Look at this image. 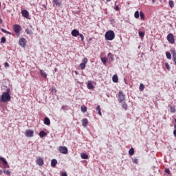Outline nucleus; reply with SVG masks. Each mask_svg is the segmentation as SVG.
Segmentation results:
<instances>
[{"label": "nucleus", "instance_id": "1", "mask_svg": "<svg viewBox=\"0 0 176 176\" xmlns=\"http://www.w3.org/2000/svg\"><path fill=\"white\" fill-rule=\"evenodd\" d=\"M10 89H8L6 92H4L1 96V100L3 102H8L10 101Z\"/></svg>", "mask_w": 176, "mask_h": 176}, {"label": "nucleus", "instance_id": "2", "mask_svg": "<svg viewBox=\"0 0 176 176\" xmlns=\"http://www.w3.org/2000/svg\"><path fill=\"white\" fill-rule=\"evenodd\" d=\"M104 38L106 41H113V39H115V32L113 30H109L106 32Z\"/></svg>", "mask_w": 176, "mask_h": 176}, {"label": "nucleus", "instance_id": "3", "mask_svg": "<svg viewBox=\"0 0 176 176\" xmlns=\"http://www.w3.org/2000/svg\"><path fill=\"white\" fill-rule=\"evenodd\" d=\"M166 39L169 43H171V45H174V43H175V36H174L173 33L168 34L167 35Z\"/></svg>", "mask_w": 176, "mask_h": 176}, {"label": "nucleus", "instance_id": "4", "mask_svg": "<svg viewBox=\"0 0 176 176\" xmlns=\"http://www.w3.org/2000/svg\"><path fill=\"white\" fill-rule=\"evenodd\" d=\"M118 102L120 103L124 102L126 100V96L123 93V91H120L118 95Z\"/></svg>", "mask_w": 176, "mask_h": 176}, {"label": "nucleus", "instance_id": "5", "mask_svg": "<svg viewBox=\"0 0 176 176\" xmlns=\"http://www.w3.org/2000/svg\"><path fill=\"white\" fill-rule=\"evenodd\" d=\"M14 32L16 34V36H20V32H21V26L20 25H14L13 26Z\"/></svg>", "mask_w": 176, "mask_h": 176}, {"label": "nucleus", "instance_id": "6", "mask_svg": "<svg viewBox=\"0 0 176 176\" xmlns=\"http://www.w3.org/2000/svg\"><path fill=\"white\" fill-rule=\"evenodd\" d=\"M58 151L60 153H62L63 155L68 154V148H67L66 146H60L58 147Z\"/></svg>", "mask_w": 176, "mask_h": 176}, {"label": "nucleus", "instance_id": "7", "mask_svg": "<svg viewBox=\"0 0 176 176\" xmlns=\"http://www.w3.org/2000/svg\"><path fill=\"white\" fill-rule=\"evenodd\" d=\"M36 164H38V166H43V164H45V162L43 161V158H42V157H38L36 158Z\"/></svg>", "mask_w": 176, "mask_h": 176}, {"label": "nucleus", "instance_id": "8", "mask_svg": "<svg viewBox=\"0 0 176 176\" xmlns=\"http://www.w3.org/2000/svg\"><path fill=\"white\" fill-rule=\"evenodd\" d=\"M88 59L87 58H84L82 59V63L80 64L81 69H85L86 68V65L87 64Z\"/></svg>", "mask_w": 176, "mask_h": 176}, {"label": "nucleus", "instance_id": "9", "mask_svg": "<svg viewBox=\"0 0 176 176\" xmlns=\"http://www.w3.org/2000/svg\"><path fill=\"white\" fill-rule=\"evenodd\" d=\"M19 45H20V46H21V47H25V46L27 45V39H25L24 38H20Z\"/></svg>", "mask_w": 176, "mask_h": 176}, {"label": "nucleus", "instance_id": "10", "mask_svg": "<svg viewBox=\"0 0 176 176\" xmlns=\"http://www.w3.org/2000/svg\"><path fill=\"white\" fill-rule=\"evenodd\" d=\"M25 137H28V138L34 137V131L31 129H28L25 131Z\"/></svg>", "mask_w": 176, "mask_h": 176}, {"label": "nucleus", "instance_id": "11", "mask_svg": "<svg viewBox=\"0 0 176 176\" xmlns=\"http://www.w3.org/2000/svg\"><path fill=\"white\" fill-rule=\"evenodd\" d=\"M171 54H172V56H173V61L175 63V65H176V52H175V49H170V50Z\"/></svg>", "mask_w": 176, "mask_h": 176}, {"label": "nucleus", "instance_id": "12", "mask_svg": "<svg viewBox=\"0 0 176 176\" xmlns=\"http://www.w3.org/2000/svg\"><path fill=\"white\" fill-rule=\"evenodd\" d=\"M22 16L25 19H28L30 16V12L27 11V10H23L21 11Z\"/></svg>", "mask_w": 176, "mask_h": 176}, {"label": "nucleus", "instance_id": "13", "mask_svg": "<svg viewBox=\"0 0 176 176\" xmlns=\"http://www.w3.org/2000/svg\"><path fill=\"white\" fill-rule=\"evenodd\" d=\"M0 161L2 162L3 164H4L5 167H7V168H9V164H8V161L5 160V158L0 157Z\"/></svg>", "mask_w": 176, "mask_h": 176}, {"label": "nucleus", "instance_id": "14", "mask_svg": "<svg viewBox=\"0 0 176 176\" xmlns=\"http://www.w3.org/2000/svg\"><path fill=\"white\" fill-rule=\"evenodd\" d=\"M71 34H72V36L76 37V36H79V34H80V33H79V30H76V29H74V30L72 31Z\"/></svg>", "mask_w": 176, "mask_h": 176}, {"label": "nucleus", "instance_id": "15", "mask_svg": "<svg viewBox=\"0 0 176 176\" xmlns=\"http://www.w3.org/2000/svg\"><path fill=\"white\" fill-rule=\"evenodd\" d=\"M82 124L83 127H87V124H89V120L87 118H83L82 120Z\"/></svg>", "mask_w": 176, "mask_h": 176}, {"label": "nucleus", "instance_id": "16", "mask_svg": "<svg viewBox=\"0 0 176 176\" xmlns=\"http://www.w3.org/2000/svg\"><path fill=\"white\" fill-rule=\"evenodd\" d=\"M112 80L114 83H118L119 82V78H118V75H113L112 77Z\"/></svg>", "mask_w": 176, "mask_h": 176}, {"label": "nucleus", "instance_id": "17", "mask_svg": "<svg viewBox=\"0 0 176 176\" xmlns=\"http://www.w3.org/2000/svg\"><path fill=\"white\" fill-rule=\"evenodd\" d=\"M44 124H46L47 126H50V119H49V118L45 117L44 118Z\"/></svg>", "mask_w": 176, "mask_h": 176}, {"label": "nucleus", "instance_id": "18", "mask_svg": "<svg viewBox=\"0 0 176 176\" xmlns=\"http://www.w3.org/2000/svg\"><path fill=\"white\" fill-rule=\"evenodd\" d=\"M53 3L56 5V6H58V8H60L61 6V3L59 0H52Z\"/></svg>", "mask_w": 176, "mask_h": 176}, {"label": "nucleus", "instance_id": "19", "mask_svg": "<svg viewBox=\"0 0 176 176\" xmlns=\"http://www.w3.org/2000/svg\"><path fill=\"white\" fill-rule=\"evenodd\" d=\"M38 135L40 136L41 138H43L44 137H46L47 135V133L46 132L41 131H40Z\"/></svg>", "mask_w": 176, "mask_h": 176}, {"label": "nucleus", "instance_id": "20", "mask_svg": "<svg viewBox=\"0 0 176 176\" xmlns=\"http://www.w3.org/2000/svg\"><path fill=\"white\" fill-rule=\"evenodd\" d=\"M51 166H52V167H56V166H57V160H56V159L52 160Z\"/></svg>", "mask_w": 176, "mask_h": 176}, {"label": "nucleus", "instance_id": "21", "mask_svg": "<svg viewBox=\"0 0 176 176\" xmlns=\"http://www.w3.org/2000/svg\"><path fill=\"white\" fill-rule=\"evenodd\" d=\"M40 74H41V76H43L45 79H46V78H47V74H46V72H43V70L40 69Z\"/></svg>", "mask_w": 176, "mask_h": 176}, {"label": "nucleus", "instance_id": "22", "mask_svg": "<svg viewBox=\"0 0 176 176\" xmlns=\"http://www.w3.org/2000/svg\"><path fill=\"white\" fill-rule=\"evenodd\" d=\"M96 111V112H98V114L100 115V116L102 115V113H101V107H100V105L97 106Z\"/></svg>", "mask_w": 176, "mask_h": 176}, {"label": "nucleus", "instance_id": "23", "mask_svg": "<svg viewBox=\"0 0 176 176\" xmlns=\"http://www.w3.org/2000/svg\"><path fill=\"white\" fill-rule=\"evenodd\" d=\"M87 87H88V89H94V85H93L91 82H88Z\"/></svg>", "mask_w": 176, "mask_h": 176}, {"label": "nucleus", "instance_id": "24", "mask_svg": "<svg viewBox=\"0 0 176 176\" xmlns=\"http://www.w3.org/2000/svg\"><path fill=\"white\" fill-rule=\"evenodd\" d=\"M25 32H26V34L28 35H32L34 33L32 32V30H29V29H26L25 30Z\"/></svg>", "mask_w": 176, "mask_h": 176}, {"label": "nucleus", "instance_id": "25", "mask_svg": "<svg viewBox=\"0 0 176 176\" xmlns=\"http://www.w3.org/2000/svg\"><path fill=\"white\" fill-rule=\"evenodd\" d=\"M80 156L82 159H89V155L85 153H81Z\"/></svg>", "mask_w": 176, "mask_h": 176}, {"label": "nucleus", "instance_id": "26", "mask_svg": "<svg viewBox=\"0 0 176 176\" xmlns=\"http://www.w3.org/2000/svg\"><path fill=\"white\" fill-rule=\"evenodd\" d=\"M140 91H144V90H145V85H144V84L141 83L140 85Z\"/></svg>", "mask_w": 176, "mask_h": 176}, {"label": "nucleus", "instance_id": "27", "mask_svg": "<svg viewBox=\"0 0 176 176\" xmlns=\"http://www.w3.org/2000/svg\"><path fill=\"white\" fill-rule=\"evenodd\" d=\"M80 109H81V111L83 112L84 113L85 112H87V107H86V106H82Z\"/></svg>", "mask_w": 176, "mask_h": 176}, {"label": "nucleus", "instance_id": "28", "mask_svg": "<svg viewBox=\"0 0 176 176\" xmlns=\"http://www.w3.org/2000/svg\"><path fill=\"white\" fill-rule=\"evenodd\" d=\"M169 108H170V112L172 113H175V107L171 106V105H169Z\"/></svg>", "mask_w": 176, "mask_h": 176}, {"label": "nucleus", "instance_id": "29", "mask_svg": "<svg viewBox=\"0 0 176 176\" xmlns=\"http://www.w3.org/2000/svg\"><path fill=\"white\" fill-rule=\"evenodd\" d=\"M1 31L2 32H3L4 34H8V35H12V33H10V32H8V30H6L3 28H1Z\"/></svg>", "mask_w": 176, "mask_h": 176}, {"label": "nucleus", "instance_id": "30", "mask_svg": "<svg viewBox=\"0 0 176 176\" xmlns=\"http://www.w3.org/2000/svg\"><path fill=\"white\" fill-rule=\"evenodd\" d=\"M166 56L168 60H171V54L169 52H166Z\"/></svg>", "mask_w": 176, "mask_h": 176}, {"label": "nucleus", "instance_id": "31", "mask_svg": "<svg viewBox=\"0 0 176 176\" xmlns=\"http://www.w3.org/2000/svg\"><path fill=\"white\" fill-rule=\"evenodd\" d=\"M140 16L142 20H145V14H144V12H142V11L140 12Z\"/></svg>", "mask_w": 176, "mask_h": 176}, {"label": "nucleus", "instance_id": "32", "mask_svg": "<svg viewBox=\"0 0 176 176\" xmlns=\"http://www.w3.org/2000/svg\"><path fill=\"white\" fill-rule=\"evenodd\" d=\"M129 154L131 156H133V155H134V148H131L129 151Z\"/></svg>", "mask_w": 176, "mask_h": 176}, {"label": "nucleus", "instance_id": "33", "mask_svg": "<svg viewBox=\"0 0 176 176\" xmlns=\"http://www.w3.org/2000/svg\"><path fill=\"white\" fill-rule=\"evenodd\" d=\"M168 5H169L170 8H174V1L173 0H170L168 1Z\"/></svg>", "mask_w": 176, "mask_h": 176}, {"label": "nucleus", "instance_id": "34", "mask_svg": "<svg viewBox=\"0 0 176 176\" xmlns=\"http://www.w3.org/2000/svg\"><path fill=\"white\" fill-rule=\"evenodd\" d=\"M135 19H140V12L136 11L134 14Z\"/></svg>", "mask_w": 176, "mask_h": 176}, {"label": "nucleus", "instance_id": "35", "mask_svg": "<svg viewBox=\"0 0 176 176\" xmlns=\"http://www.w3.org/2000/svg\"><path fill=\"white\" fill-rule=\"evenodd\" d=\"M101 61L104 64V65H107V57L102 58Z\"/></svg>", "mask_w": 176, "mask_h": 176}, {"label": "nucleus", "instance_id": "36", "mask_svg": "<svg viewBox=\"0 0 176 176\" xmlns=\"http://www.w3.org/2000/svg\"><path fill=\"white\" fill-rule=\"evenodd\" d=\"M139 36L141 38V39H142V38H144V36H145V32H139Z\"/></svg>", "mask_w": 176, "mask_h": 176}, {"label": "nucleus", "instance_id": "37", "mask_svg": "<svg viewBox=\"0 0 176 176\" xmlns=\"http://www.w3.org/2000/svg\"><path fill=\"white\" fill-rule=\"evenodd\" d=\"M132 162L133 163H134L135 164H138V159L133 157L132 158Z\"/></svg>", "mask_w": 176, "mask_h": 176}, {"label": "nucleus", "instance_id": "38", "mask_svg": "<svg viewBox=\"0 0 176 176\" xmlns=\"http://www.w3.org/2000/svg\"><path fill=\"white\" fill-rule=\"evenodd\" d=\"M122 107L125 111H127V104L126 103H122Z\"/></svg>", "mask_w": 176, "mask_h": 176}, {"label": "nucleus", "instance_id": "39", "mask_svg": "<svg viewBox=\"0 0 176 176\" xmlns=\"http://www.w3.org/2000/svg\"><path fill=\"white\" fill-rule=\"evenodd\" d=\"M165 67H166V69H168V71H170V69H171V68L170 67V65L168 63H165Z\"/></svg>", "mask_w": 176, "mask_h": 176}, {"label": "nucleus", "instance_id": "40", "mask_svg": "<svg viewBox=\"0 0 176 176\" xmlns=\"http://www.w3.org/2000/svg\"><path fill=\"white\" fill-rule=\"evenodd\" d=\"M6 42V38L5 36L1 37V43H5Z\"/></svg>", "mask_w": 176, "mask_h": 176}, {"label": "nucleus", "instance_id": "41", "mask_svg": "<svg viewBox=\"0 0 176 176\" xmlns=\"http://www.w3.org/2000/svg\"><path fill=\"white\" fill-rule=\"evenodd\" d=\"M78 36H80V38H81V41H85V36H83V34H78Z\"/></svg>", "mask_w": 176, "mask_h": 176}, {"label": "nucleus", "instance_id": "42", "mask_svg": "<svg viewBox=\"0 0 176 176\" xmlns=\"http://www.w3.org/2000/svg\"><path fill=\"white\" fill-rule=\"evenodd\" d=\"M4 174H6L7 175H10L11 172L10 170H3Z\"/></svg>", "mask_w": 176, "mask_h": 176}, {"label": "nucleus", "instance_id": "43", "mask_svg": "<svg viewBox=\"0 0 176 176\" xmlns=\"http://www.w3.org/2000/svg\"><path fill=\"white\" fill-rule=\"evenodd\" d=\"M165 173H166V174H170V168H166Z\"/></svg>", "mask_w": 176, "mask_h": 176}, {"label": "nucleus", "instance_id": "44", "mask_svg": "<svg viewBox=\"0 0 176 176\" xmlns=\"http://www.w3.org/2000/svg\"><path fill=\"white\" fill-rule=\"evenodd\" d=\"M4 67H5V68H9V67H10L9 63L8 62H6L4 63Z\"/></svg>", "mask_w": 176, "mask_h": 176}, {"label": "nucleus", "instance_id": "45", "mask_svg": "<svg viewBox=\"0 0 176 176\" xmlns=\"http://www.w3.org/2000/svg\"><path fill=\"white\" fill-rule=\"evenodd\" d=\"M108 56L110 57V58H111V60H113V55H112L111 53H109Z\"/></svg>", "mask_w": 176, "mask_h": 176}, {"label": "nucleus", "instance_id": "46", "mask_svg": "<svg viewBox=\"0 0 176 176\" xmlns=\"http://www.w3.org/2000/svg\"><path fill=\"white\" fill-rule=\"evenodd\" d=\"M60 176H68V175H67V173L65 172H62L60 173Z\"/></svg>", "mask_w": 176, "mask_h": 176}, {"label": "nucleus", "instance_id": "47", "mask_svg": "<svg viewBox=\"0 0 176 176\" xmlns=\"http://www.w3.org/2000/svg\"><path fill=\"white\" fill-rule=\"evenodd\" d=\"M115 10H119V6H115Z\"/></svg>", "mask_w": 176, "mask_h": 176}, {"label": "nucleus", "instance_id": "48", "mask_svg": "<svg viewBox=\"0 0 176 176\" xmlns=\"http://www.w3.org/2000/svg\"><path fill=\"white\" fill-rule=\"evenodd\" d=\"M173 135L175 137V138H176V129H175L174 131H173Z\"/></svg>", "mask_w": 176, "mask_h": 176}, {"label": "nucleus", "instance_id": "49", "mask_svg": "<svg viewBox=\"0 0 176 176\" xmlns=\"http://www.w3.org/2000/svg\"><path fill=\"white\" fill-rule=\"evenodd\" d=\"M2 173H3L2 170L0 169V175H2Z\"/></svg>", "mask_w": 176, "mask_h": 176}, {"label": "nucleus", "instance_id": "50", "mask_svg": "<svg viewBox=\"0 0 176 176\" xmlns=\"http://www.w3.org/2000/svg\"><path fill=\"white\" fill-rule=\"evenodd\" d=\"M153 3H155L156 2V0H152Z\"/></svg>", "mask_w": 176, "mask_h": 176}, {"label": "nucleus", "instance_id": "51", "mask_svg": "<svg viewBox=\"0 0 176 176\" xmlns=\"http://www.w3.org/2000/svg\"><path fill=\"white\" fill-rule=\"evenodd\" d=\"M174 129H175V130H176V124H174Z\"/></svg>", "mask_w": 176, "mask_h": 176}, {"label": "nucleus", "instance_id": "52", "mask_svg": "<svg viewBox=\"0 0 176 176\" xmlns=\"http://www.w3.org/2000/svg\"><path fill=\"white\" fill-rule=\"evenodd\" d=\"M1 6H2V5L1 4V2H0V9H1Z\"/></svg>", "mask_w": 176, "mask_h": 176}, {"label": "nucleus", "instance_id": "53", "mask_svg": "<svg viewBox=\"0 0 176 176\" xmlns=\"http://www.w3.org/2000/svg\"><path fill=\"white\" fill-rule=\"evenodd\" d=\"M175 123H176V119H175Z\"/></svg>", "mask_w": 176, "mask_h": 176}]
</instances>
